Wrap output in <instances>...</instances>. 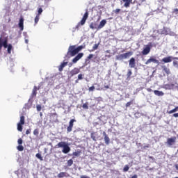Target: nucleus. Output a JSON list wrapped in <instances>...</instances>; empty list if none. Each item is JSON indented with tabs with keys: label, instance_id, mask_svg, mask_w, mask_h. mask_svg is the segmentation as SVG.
Segmentation results:
<instances>
[{
	"label": "nucleus",
	"instance_id": "f257e3e1",
	"mask_svg": "<svg viewBox=\"0 0 178 178\" xmlns=\"http://www.w3.org/2000/svg\"><path fill=\"white\" fill-rule=\"evenodd\" d=\"M84 48L83 46H79L78 47L76 48V46L72 45L70 46L68 51L66 54V58H72L73 56H75V55H77L81 49Z\"/></svg>",
	"mask_w": 178,
	"mask_h": 178
},
{
	"label": "nucleus",
	"instance_id": "f03ea898",
	"mask_svg": "<svg viewBox=\"0 0 178 178\" xmlns=\"http://www.w3.org/2000/svg\"><path fill=\"white\" fill-rule=\"evenodd\" d=\"M56 148H63L62 152L63 154H69L70 152V147L66 143V142H59L56 145Z\"/></svg>",
	"mask_w": 178,
	"mask_h": 178
},
{
	"label": "nucleus",
	"instance_id": "7ed1b4c3",
	"mask_svg": "<svg viewBox=\"0 0 178 178\" xmlns=\"http://www.w3.org/2000/svg\"><path fill=\"white\" fill-rule=\"evenodd\" d=\"M88 10H86L82 17V19L80 21V22L78 23V24L75 27L76 30H79L81 26H84V24H86V22L87 21V19H88Z\"/></svg>",
	"mask_w": 178,
	"mask_h": 178
},
{
	"label": "nucleus",
	"instance_id": "20e7f679",
	"mask_svg": "<svg viewBox=\"0 0 178 178\" xmlns=\"http://www.w3.org/2000/svg\"><path fill=\"white\" fill-rule=\"evenodd\" d=\"M178 60L177 57H173L172 56H169L167 57H164L162 58L161 62H163L164 63H170L172 60Z\"/></svg>",
	"mask_w": 178,
	"mask_h": 178
},
{
	"label": "nucleus",
	"instance_id": "39448f33",
	"mask_svg": "<svg viewBox=\"0 0 178 178\" xmlns=\"http://www.w3.org/2000/svg\"><path fill=\"white\" fill-rule=\"evenodd\" d=\"M156 63V65H159V60L156 59V58L154 56H151L145 63V65H149V63Z\"/></svg>",
	"mask_w": 178,
	"mask_h": 178
},
{
	"label": "nucleus",
	"instance_id": "423d86ee",
	"mask_svg": "<svg viewBox=\"0 0 178 178\" xmlns=\"http://www.w3.org/2000/svg\"><path fill=\"white\" fill-rule=\"evenodd\" d=\"M76 122L75 119L70 120V121L69 122V125L67 127V133H70V131H72V130H73V126H74V122Z\"/></svg>",
	"mask_w": 178,
	"mask_h": 178
},
{
	"label": "nucleus",
	"instance_id": "0eeeda50",
	"mask_svg": "<svg viewBox=\"0 0 178 178\" xmlns=\"http://www.w3.org/2000/svg\"><path fill=\"white\" fill-rule=\"evenodd\" d=\"M176 140H177L176 136H173L172 138H168L167 139L166 143L168 145H169V147H172V145H173L174 144H176Z\"/></svg>",
	"mask_w": 178,
	"mask_h": 178
},
{
	"label": "nucleus",
	"instance_id": "6e6552de",
	"mask_svg": "<svg viewBox=\"0 0 178 178\" xmlns=\"http://www.w3.org/2000/svg\"><path fill=\"white\" fill-rule=\"evenodd\" d=\"M83 56H84V54L83 53H79L77 54V56H76L73 59H72V62L74 63H77V62H79V60H80V59H81L83 58Z\"/></svg>",
	"mask_w": 178,
	"mask_h": 178
},
{
	"label": "nucleus",
	"instance_id": "1a4fd4ad",
	"mask_svg": "<svg viewBox=\"0 0 178 178\" xmlns=\"http://www.w3.org/2000/svg\"><path fill=\"white\" fill-rule=\"evenodd\" d=\"M24 18H23V17H21L19 19V22L18 24V26L21 30V31H23V30H24Z\"/></svg>",
	"mask_w": 178,
	"mask_h": 178
},
{
	"label": "nucleus",
	"instance_id": "9d476101",
	"mask_svg": "<svg viewBox=\"0 0 178 178\" xmlns=\"http://www.w3.org/2000/svg\"><path fill=\"white\" fill-rule=\"evenodd\" d=\"M151 52V47L147 45L142 51V55H148Z\"/></svg>",
	"mask_w": 178,
	"mask_h": 178
},
{
	"label": "nucleus",
	"instance_id": "9b49d317",
	"mask_svg": "<svg viewBox=\"0 0 178 178\" xmlns=\"http://www.w3.org/2000/svg\"><path fill=\"white\" fill-rule=\"evenodd\" d=\"M80 72V68L74 67L70 71L71 76L73 77V76H76V74H79Z\"/></svg>",
	"mask_w": 178,
	"mask_h": 178
},
{
	"label": "nucleus",
	"instance_id": "f8f14e48",
	"mask_svg": "<svg viewBox=\"0 0 178 178\" xmlns=\"http://www.w3.org/2000/svg\"><path fill=\"white\" fill-rule=\"evenodd\" d=\"M103 136L104 137V141H105V144L106 145H109L110 143H111V139L109 138V136H108V135L106 134V132H103Z\"/></svg>",
	"mask_w": 178,
	"mask_h": 178
},
{
	"label": "nucleus",
	"instance_id": "ddd939ff",
	"mask_svg": "<svg viewBox=\"0 0 178 178\" xmlns=\"http://www.w3.org/2000/svg\"><path fill=\"white\" fill-rule=\"evenodd\" d=\"M57 177L58 178L70 177V175L67 172H62L58 174Z\"/></svg>",
	"mask_w": 178,
	"mask_h": 178
},
{
	"label": "nucleus",
	"instance_id": "4468645a",
	"mask_svg": "<svg viewBox=\"0 0 178 178\" xmlns=\"http://www.w3.org/2000/svg\"><path fill=\"white\" fill-rule=\"evenodd\" d=\"M129 67L133 69L134 67H136V58H131L130 60H129Z\"/></svg>",
	"mask_w": 178,
	"mask_h": 178
},
{
	"label": "nucleus",
	"instance_id": "2eb2a0df",
	"mask_svg": "<svg viewBox=\"0 0 178 178\" xmlns=\"http://www.w3.org/2000/svg\"><path fill=\"white\" fill-rule=\"evenodd\" d=\"M161 69H163V72H164L167 76H169V74H170V69L166 67V65L161 66Z\"/></svg>",
	"mask_w": 178,
	"mask_h": 178
},
{
	"label": "nucleus",
	"instance_id": "dca6fc26",
	"mask_svg": "<svg viewBox=\"0 0 178 178\" xmlns=\"http://www.w3.org/2000/svg\"><path fill=\"white\" fill-rule=\"evenodd\" d=\"M124 2V8H130V4L133 3V0H122Z\"/></svg>",
	"mask_w": 178,
	"mask_h": 178
},
{
	"label": "nucleus",
	"instance_id": "f3484780",
	"mask_svg": "<svg viewBox=\"0 0 178 178\" xmlns=\"http://www.w3.org/2000/svg\"><path fill=\"white\" fill-rule=\"evenodd\" d=\"M65 66H67V62H63L62 63L60 66L58 67V70L59 72H63V68L65 67Z\"/></svg>",
	"mask_w": 178,
	"mask_h": 178
},
{
	"label": "nucleus",
	"instance_id": "a211bd4d",
	"mask_svg": "<svg viewBox=\"0 0 178 178\" xmlns=\"http://www.w3.org/2000/svg\"><path fill=\"white\" fill-rule=\"evenodd\" d=\"M154 93L157 97H163L165 95V93H163V92L159 90H154Z\"/></svg>",
	"mask_w": 178,
	"mask_h": 178
},
{
	"label": "nucleus",
	"instance_id": "6ab92c4d",
	"mask_svg": "<svg viewBox=\"0 0 178 178\" xmlns=\"http://www.w3.org/2000/svg\"><path fill=\"white\" fill-rule=\"evenodd\" d=\"M106 24V19H102L100 22L99 25L97 26V29L99 30L100 29H102L105 25Z\"/></svg>",
	"mask_w": 178,
	"mask_h": 178
},
{
	"label": "nucleus",
	"instance_id": "aec40b11",
	"mask_svg": "<svg viewBox=\"0 0 178 178\" xmlns=\"http://www.w3.org/2000/svg\"><path fill=\"white\" fill-rule=\"evenodd\" d=\"M40 90V87L34 86L32 91V97H37V90Z\"/></svg>",
	"mask_w": 178,
	"mask_h": 178
},
{
	"label": "nucleus",
	"instance_id": "412c9836",
	"mask_svg": "<svg viewBox=\"0 0 178 178\" xmlns=\"http://www.w3.org/2000/svg\"><path fill=\"white\" fill-rule=\"evenodd\" d=\"M133 55V51H128L124 54V58L127 59V58H130Z\"/></svg>",
	"mask_w": 178,
	"mask_h": 178
},
{
	"label": "nucleus",
	"instance_id": "4be33fe9",
	"mask_svg": "<svg viewBox=\"0 0 178 178\" xmlns=\"http://www.w3.org/2000/svg\"><path fill=\"white\" fill-rule=\"evenodd\" d=\"M97 26H98V25L95 22V23L92 22L90 24V29H91L92 30H95V29H97Z\"/></svg>",
	"mask_w": 178,
	"mask_h": 178
},
{
	"label": "nucleus",
	"instance_id": "5701e85b",
	"mask_svg": "<svg viewBox=\"0 0 178 178\" xmlns=\"http://www.w3.org/2000/svg\"><path fill=\"white\" fill-rule=\"evenodd\" d=\"M178 111V106H176L174 109L170 110V111H168L167 113H168L169 115H172V113H175V112H177Z\"/></svg>",
	"mask_w": 178,
	"mask_h": 178
},
{
	"label": "nucleus",
	"instance_id": "b1692460",
	"mask_svg": "<svg viewBox=\"0 0 178 178\" xmlns=\"http://www.w3.org/2000/svg\"><path fill=\"white\" fill-rule=\"evenodd\" d=\"M6 38H0V52H1V49H2V45L3 44V42H5V41H6Z\"/></svg>",
	"mask_w": 178,
	"mask_h": 178
},
{
	"label": "nucleus",
	"instance_id": "393cba45",
	"mask_svg": "<svg viewBox=\"0 0 178 178\" xmlns=\"http://www.w3.org/2000/svg\"><path fill=\"white\" fill-rule=\"evenodd\" d=\"M116 59L118 60H123V59H125L124 58V54H120V55L117 56Z\"/></svg>",
	"mask_w": 178,
	"mask_h": 178
},
{
	"label": "nucleus",
	"instance_id": "a878e982",
	"mask_svg": "<svg viewBox=\"0 0 178 178\" xmlns=\"http://www.w3.org/2000/svg\"><path fill=\"white\" fill-rule=\"evenodd\" d=\"M98 47H99V43L94 44V46L92 47V49L90 50V52H92L94 51H96V49H98Z\"/></svg>",
	"mask_w": 178,
	"mask_h": 178
},
{
	"label": "nucleus",
	"instance_id": "bb28decb",
	"mask_svg": "<svg viewBox=\"0 0 178 178\" xmlns=\"http://www.w3.org/2000/svg\"><path fill=\"white\" fill-rule=\"evenodd\" d=\"M7 48H8V49H7L8 54H12V49L13 48L12 44H9L8 46L7 47Z\"/></svg>",
	"mask_w": 178,
	"mask_h": 178
},
{
	"label": "nucleus",
	"instance_id": "cd10ccee",
	"mask_svg": "<svg viewBox=\"0 0 178 178\" xmlns=\"http://www.w3.org/2000/svg\"><path fill=\"white\" fill-rule=\"evenodd\" d=\"M18 123H19L20 124H24V123H25V118H24V115H22V116L20 117V120H19V122H18Z\"/></svg>",
	"mask_w": 178,
	"mask_h": 178
},
{
	"label": "nucleus",
	"instance_id": "c85d7f7f",
	"mask_svg": "<svg viewBox=\"0 0 178 178\" xmlns=\"http://www.w3.org/2000/svg\"><path fill=\"white\" fill-rule=\"evenodd\" d=\"M23 124H19V122H18V124H17V130H18V131H23Z\"/></svg>",
	"mask_w": 178,
	"mask_h": 178
},
{
	"label": "nucleus",
	"instance_id": "c756f323",
	"mask_svg": "<svg viewBox=\"0 0 178 178\" xmlns=\"http://www.w3.org/2000/svg\"><path fill=\"white\" fill-rule=\"evenodd\" d=\"M134 102V100H131L130 102H128L126 104L125 106L126 108H129L131 105H133V103Z\"/></svg>",
	"mask_w": 178,
	"mask_h": 178
},
{
	"label": "nucleus",
	"instance_id": "7c9ffc66",
	"mask_svg": "<svg viewBox=\"0 0 178 178\" xmlns=\"http://www.w3.org/2000/svg\"><path fill=\"white\" fill-rule=\"evenodd\" d=\"M175 85L174 84H165L164 86L165 88H166L167 90H170L171 87H173Z\"/></svg>",
	"mask_w": 178,
	"mask_h": 178
},
{
	"label": "nucleus",
	"instance_id": "2f4dec72",
	"mask_svg": "<svg viewBox=\"0 0 178 178\" xmlns=\"http://www.w3.org/2000/svg\"><path fill=\"white\" fill-rule=\"evenodd\" d=\"M17 149H18L20 152L24 151V147H23V145H19L17 147Z\"/></svg>",
	"mask_w": 178,
	"mask_h": 178
},
{
	"label": "nucleus",
	"instance_id": "473e14b6",
	"mask_svg": "<svg viewBox=\"0 0 178 178\" xmlns=\"http://www.w3.org/2000/svg\"><path fill=\"white\" fill-rule=\"evenodd\" d=\"M67 165L68 167L72 166V165H73V159L67 160Z\"/></svg>",
	"mask_w": 178,
	"mask_h": 178
},
{
	"label": "nucleus",
	"instance_id": "72a5a7b5",
	"mask_svg": "<svg viewBox=\"0 0 178 178\" xmlns=\"http://www.w3.org/2000/svg\"><path fill=\"white\" fill-rule=\"evenodd\" d=\"M172 65H173L174 67H176L177 69H178V61L177 60H174L173 63H172Z\"/></svg>",
	"mask_w": 178,
	"mask_h": 178
},
{
	"label": "nucleus",
	"instance_id": "f704fd0d",
	"mask_svg": "<svg viewBox=\"0 0 178 178\" xmlns=\"http://www.w3.org/2000/svg\"><path fill=\"white\" fill-rule=\"evenodd\" d=\"M132 74H133V72H131V70H129L127 74V79H130Z\"/></svg>",
	"mask_w": 178,
	"mask_h": 178
},
{
	"label": "nucleus",
	"instance_id": "c9c22d12",
	"mask_svg": "<svg viewBox=\"0 0 178 178\" xmlns=\"http://www.w3.org/2000/svg\"><path fill=\"white\" fill-rule=\"evenodd\" d=\"M2 47H3L4 48H6L7 47H8V39L4 40V42H3Z\"/></svg>",
	"mask_w": 178,
	"mask_h": 178
},
{
	"label": "nucleus",
	"instance_id": "e433bc0d",
	"mask_svg": "<svg viewBox=\"0 0 178 178\" xmlns=\"http://www.w3.org/2000/svg\"><path fill=\"white\" fill-rule=\"evenodd\" d=\"M36 158H38V159H40V161H42V156H41V154L40 153L36 154L35 155Z\"/></svg>",
	"mask_w": 178,
	"mask_h": 178
},
{
	"label": "nucleus",
	"instance_id": "4c0bfd02",
	"mask_svg": "<svg viewBox=\"0 0 178 178\" xmlns=\"http://www.w3.org/2000/svg\"><path fill=\"white\" fill-rule=\"evenodd\" d=\"M120 8H117L114 10H113V13H115V15H119V13H120Z\"/></svg>",
	"mask_w": 178,
	"mask_h": 178
},
{
	"label": "nucleus",
	"instance_id": "58836bf2",
	"mask_svg": "<svg viewBox=\"0 0 178 178\" xmlns=\"http://www.w3.org/2000/svg\"><path fill=\"white\" fill-rule=\"evenodd\" d=\"M33 134L34 136H38V134H40V131L38 130V129H34Z\"/></svg>",
	"mask_w": 178,
	"mask_h": 178
},
{
	"label": "nucleus",
	"instance_id": "ea45409f",
	"mask_svg": "<svg viewBox=\"0 0 178 178\" xmlns=\"http://www.w3.org/2000/svg\"><path fill=\"white\" fill-rule=\"evenodd\" d=\"M129 169H130V167H129L128 165H126L123 168V172H129Z\"/></svg>",
	"mask_w": 178,
	"mask_h": 178
},
{
	"label": "nucleus",
	"instance_id": "a19ab883",
	"mask_svg": "<svg viewBox=\"0 0 178 178\" xmlns=\"http://www.w3.org/2000/svg\"><path fill=\"white\" fill-rule=\"evenodd\" d=\"M39 20H40V15H37L35 17V24H37V23H38Z\"/></svg>",
	"mask_w": 178,
	"mask_h": 178
},
{
	"label": "nucleus",
	"instance_id": "79ce46f5",
	"mask_svg": "<svg viewBox=\"0 0 178 178\" xmlns=\"http://www.w3.org/2000/svg\"><path fill=\"white\" fill-rule=\"evenodd\" d=\"M83 109H88V103H85L82 105Z\"/></svg>",
	"mask_w": 178,
	"mask_h": 178
},
{
	"label": "nucleus",
	"instance_id": "37998d69",
	"mask_svg": "<svg viewBox=\"0 0 178 178\" xmlns=\"http://www.w3.org/2000/svg\"><path fill=\"white\" fill-rule=\"evenodd\" d=\"M36 109H37L38 112H41V109H42L41 105L38 104L36 106Z\"/></svg>",
	"mask_w": 178,
	"mask_h": 178
},
{
	"label": "nucleus",
	"instance_id": "c03bdc74",
	"mask_svg": "<svg viewBox=\"0 0 178 178\" xmlns=\"http://www.w3.org/2000/svg\"><path fill=\"white\" fill-rule=\"evenodd\" d=\"M42 11H43L42 8H38L37 16H40V15H41V13H42Z\"/></svg>",
	"mask_w": 178,
	"mask_h": 178
},
{
	"label": "nucleus",
	"instance_id": "a18cd8bd",
	"mask_svg": "<svg viewBox=\"0 0 178 178\" xmlns=\"http://www.w3.org/2000/svg\"><path fill=\"white\" fill-rule=\"evenodd\" d=\"M83 76H84V75H83V74H79L78 75V80H83Z\"/></svg>",
	"mask_w": 178,
	"mask_h": 178
},
{
	"label": "nucleus",
	"instance_id": "49530a36",
	"mask_svg": "<svg viewBox=\"0 0 178 178\" xmlns=\"http://www.w3.org/2000/svg\"><path fill=\"white\" fill-rule=\"evenodd\" d=\"M17 143L19 145H22V144H23V139L22 138L18 139Z\"/></svg>",
	"mask_w": 178,
	"mask_h": 178
},
{
	"label": "nucleus",
	"instance_id": "de8ad7c7",
	"mask_svg": "<svg viewBox=\"0 0 178 178\" xmlns=\"http://www.w3.org/2000/svg\"><path fill=\"white\" fill-rule=\"evenodd\" d=\"M94 58V54H90L88 57L87 59L90 60V59H92Z\"/></svg>",
	"mask_w": 178,
	"mask_h": 178
},
{
	"label": "nucleus",
	"instance_id": "09e8293b",
	"mask_svg": "<svg viewBox=\"0 0 178 178\" xmlns=\"http://www.w3.org/2000/svg\"><path fill=\"white\" fill-rule=\"evenodd\" d=\"M73 155H74V156H79V155H80V152H73Z\"/></svg>",
	"mask_w": 178,
	"mask_h": 178
},
{
	"label": "nucleus",
	"instance_id": "8fccbe9b",
	"mask_svg": "<svg viewBox=\"0 0 178 178\" xmlns=\"http://www.w3.org/2000/svg\"><path fill=\"white\" fill-rule=\"evenodd\" d=\"M89 91H95V86H91L88 88Z\"/></svg>",
	"mask_w": 178,
	"mask_h": 178
},
{
	"label": "nucleus",
	"instance_id": "3c124183",
	"mask_svg": "<svg viewBox=\"0 0 178 178\" xmlns=\"http://www.w3.org/2000/svg\"><path fill=\"white\" fill-rule=\"evenodd\" d=\"M97 86H98V87H99V88H97V91H102V90H104V88H100L99 84H97Z\"/></svg>",
	"mask_w": 178,
	"mask_h": 178
},
{
	"label": "nucleus",
	"instance_id": "603ef678",
	"mask_svg": "<svg viewBox=\"0 0 178 178\" xmlns=\"http://www.w3.org/2000/svg\"><path fill=\"white\" fill-rule=\"evenodd\" d=\"M30 133H31V129H27V130L26 131V135L30 134Z\"/></svg>",
	"mask_w": 178,
	"mask_h": 178
},
{
	"label": "nucleus",
	"instance_id": "864d4df0",
	"mask_svg": "<svg viewBox=\"0 0 178 178\" xmlns=\"http://www.w3.org/2000/svg\"><path fill=\"white\" fill-rule=\"evenodd\" d=\"M172 116L173 118H178V113H174Z\"/></svg>",
	"mask_w": 178,
	"mask_h": 178
},
{
	"label": "nucleus",
	"instance_id": "5fc2aeb1",
	"mask_svg": "<svg viewBox=\"0 0 178 178\" xmlns=\"http://www.w3.org/2000/svg\"><path fill=\"white\" fill-rule=\"evenodd\" d=\"M143 148H144V149H145L146 148H149V144H147V145H145L143 147Z\"/></svg>",
	"mask_w": 178,
	"mask_h": 178
},
{
	"label": "nucleus",
	"instance_id": "6e6d98bb",
	"mask_svg": "<svg viewBox=\"0 0 178 178\" xmlns=\"http://www.w3.org/2000/svg\"><path fill=\"white\" fill-rule=\"evenodd\" d=\"M146 90H147V91L148 92H152V89H151V88H147Z\"/></svg>",
	"mask_w": 178,
	"mask_h": 178
},
{
	"label": "nucleus",
	"instance_id": "4d7b16f0",
	"mask_svg": "<svg viewBox=\"0 0 178 178\" xmlns=\"http://www.w3.org/2000/svg\"><path fill=\"white\" fill-rule=\"evenodd\" d=\"M104 88H106V90L109 89V86L108 85L104 86Z\"/></svg>",
	"mask_w": 178,
	"mask_h": 178
},
{
	"label": "nucleus",
	"instance_id": "13d9d810",
	"mask_svg": "<svg viewBox=\"0 0 178 178\" xmlns=\"http://www.w3.org/2000/svg\"><path fill=\"white\" fill-rule=\"evenodd\" d=\"M131 178H138V176H137V175H133V176L131 177Z\"/></svg>",
	"mask_w": 178,
	"mask_h": 178
},
{
	"label": "nucleus",
	"instance_id": "bf43d9fd",
	"mask_svg": "<svg viewBox=\"0 0 178 178\" xmlns=\"http://www.w3.org/2000/svg\"><path fill=\"white\" fill-rule=\"evenodd\" d=\"M91 138H92V140H94V141H95V136H91Z\"/></svg>",
	"mask_w": 178,
	"mask_h": 178
},
{
	"label": "nucleus",
	"instance_id": "052dcab7",
	"mask_svg": "<svg viewBox=\"0 0 178 178\" xmlns=\"http://www.w3.org/2000/svg\"><path fill=\"white\" fill-rule=\"evenodd\" d=\"M175 168H176L177 170H178V165L177 164L175 165Z\"/></svg>",
	"mask_w": 178,
	"mask_h": 178
},
{
	"label": "nucleus",
	"instance_id": "680f3d73",
	"mask_svg": "<svg viewBox=\"0 0 178 178\" xmlns=\"http://www.w3.org/2000/svg\"><path fill=\"white\" fill-rule=\"evenodd\" d=\"M25 42H26V44H29V40H25Z\"/></svg>",
	"mask_w": 178,
	"mask_h": 178
},
{
	"label": "nucleus",
	"instance_id": "e2e57ef3",
	"mask_svg": "<svg viewBox=\"0 0 178 178\" xmlns=\"http://www.w3.org/2000/svg\"><path fill=\"white\" fill-rule=\"evenodd\" d=\"M75 83H79V79L75 81Z\"/></svg>",
	"mask_w": 178,
	"mask_h": 178
},
{
	"label": "nucleus",
	"instance_id": "0e129e2a",
	"mask_svg": "<svg viewBox=\"0 0 178 178\" xmlns=\"http://www.w3.org/2000/svg\"><path fill=\"white\" fill-rule=\"evenodd\" d=\"M175 12H178V9L177 8L175 9Z\"/></svg>",
	"mask_w": 178,
	"mask_h": 178
},
{
	"label": "nucleus",
	"instance_id": "69168bd1",
	"mask_svg": "<svg viewBox=\"0 0 178 178\" xmlns=\"http://www.w3.org/2000/svg\"><path fill=\"white\" fill-rule=\"evenodd\" d=\"M42 113H40V116H42Z\"/></svg>",
	"mask_w": 178,
	"mask_h": 178
},
{
	"label": "nucleus",
	"instance_id": "338daca9",
	"mask_svg": "<svg viewBox=\"0 0 178 178\" xmlns=\"http://www.w3.org/2000/svg\"><path fill=\"white\" fill-rule=\"evenodd\" d=\"M144 1H145V0H143V2H144Z\"/></svg>",
	"mask_w": 178,
	"mask_h": 178
},
{
	"label": "nucleus",
	"instance_id": "774afa93",
	"mask_svg": "<svg viewBox=\"0 0 178 178\" xmlns=\"http://www.w3.org/2000/svg\"><path fill=\"white\" fill-rule=\"evenodd\" d=\"M175 178H178V177H176Z\"/></svg>",
	"mask_w": 178,
	"mask_h": 178
}]
</instances>
